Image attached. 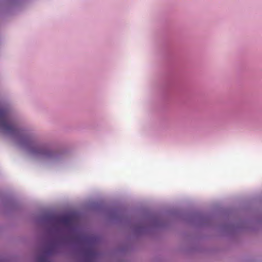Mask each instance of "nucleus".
<instances>
[{"mask_svg":"<svg viewBox=\"0 0 262 262\" xmlns=\"http://www.w3.org/2000/svg\"><path fill=\"white\" fill-rule=\"evenodd\" d=\"M0 132L11 137L14 143L32 157L46 163L55 164L63 159V154L49 144L40 142L27 130L19 126L8 107L0 103Z\"/></svg>","mask_w":262,"mask_h":262,"instance_id":"obj_1","label":"nucleus"},{"mask_svg":"<svg viewBox=\"0 0 262 262\" xmlns=\"http://www.w3.org/2000/svg\"><path fill=\"white\" fill-rule=\"evenodd\" d=\"M40 222L45 227L47 238L36 261L52 262L50 257L62 252L66 248V215L45 214Z\"/></svg>","mask_w":262,"mask_h":262,"instance_id":"obj_2","label":"nucleus"},{"mask_svg":"<svg viewBox=\"0 0 262 262\" xmlns=\"http://www.w3.org/2000/svg\"><path fill=\"white\" fill-rule=\"evenodd\" d=\"M163 221L157 215H151L148 216L147 221H139L131 225V229L136 235H141L149 233L151 228L162 227Z\"/></svg>","mask_w":262,"mask_h":262,"instance_id":"obj_3","label":"nucleus"},{"mask_svg":"<svg viewBox=\"0 0 262 262\" xmlns=\"http://www.w3.org/2000/svg\"><path fill=\"white\" fill-rule=\"evenodd\" d=\"M75 242L78 245H85L84 248H80V251L84 258V262H94L93 259L97 256V252L92 249L91 246L96 242V238L92 236L76 235L74 236Z\"/></svg>","mask_w":262,"mask_h":262,"instance_id":"obj_4","label":"nucleus"},{"mask_svg":"<svg viewBox=\"0 0 262 262\" xmlns=\"http://www.w3.org/2000/svg\"><path fill=\"white\" fill-rule=\"evenodd\" d=\"M110 216V218L113 220L121 221L122 219V215L120 211L117 209H114L111 210Z\"/></svg>","mask_w":262,"mask_h":262,"instance_id":"obj_5","label":"nucleus"},{"mask_svg":"<svg viewBox=\"0 0 262 262\" xmlns=\"http://www.w3.org/2000/svg\"><path fill=\"white\" fill-rule=\"evenodd\" d=\"M237 227L233 224H229L225 227V230L228 231L234 232L237 230Z\"/></svg>","mask_w":262,"mask_h":262,"instance_id":"obj_6","label":"nucleus"},{"mask_svg":"<svg viewBox=\"0 0 262 262\" xmlns=\"http://www.w3.org/2000/svg\"><path fill=\"white\" fill-rule=\"evenodd\" d=\"M66 220H67V228L68 224H69V213H68L67 211V218H66Z\"/></svg>","mask_w":262,"mask_h":262,"instance_id":"obj_7","label":"nucleus"},{"mask_svg":"<svg viewBox=\"0 0 262 262\" xmlns=\"http://www.w3.org/2000/svg\"><path fill=\"white\" fill-rule=\"evenodd\" d=\"M66 239H68V237H66Z\"/></svg>","mask_w":262,"mask_h":262,"instance_id":"obj_8","label":"nucleus"}]
</instances>
